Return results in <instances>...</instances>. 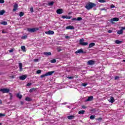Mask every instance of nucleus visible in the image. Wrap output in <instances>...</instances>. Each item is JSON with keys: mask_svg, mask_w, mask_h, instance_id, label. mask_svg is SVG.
I'll return each instance as SVG.
<instances>
[{"mask_svg": "<svg viewBox=\"0 0 125 125\" xmlns=\"http://www.w3.org/2000/svg\"><path fill=\"white\" fill-rule=\"evenodd\" d=\"M94 6H96V4L95 3L89 2L85 5V7L86 9L89 10V9H91V8H92V7H94Z\"/></svg>", "mask_w": 125, "mask_h": 125, "instance_id": "nucleus-1", "label": "nucleus"}, {"mask_svg": "<svg viewBox=\"0 0 125 125\" xmlns=\"http://www.w3.org/2000/svg\"><path fill=\"white\" fill-rule=\"evenodd\" d=\"M54 73V71H49L46 73L45 74L41 76V78H44V77H47V76H51L52 74Z\"/></svg>", "mask_w": 125, "mask_h": 125, "instance_id": "nucleus-2", "label": "nucleus"}, {"mask_svg": "<svg viewBox=\"0 0 125 125\" xmlns=\"http://www.w3.org/2000/svg\"><path fill=\"white\" fill-rule=\"evenodd\" d=\"M84 42V40L81 39L80 40V43L81 45H87V44H88V43H87V42Z\"/></svg>", "mask_w": 125, "mask_h": 125, "instance_id": "nucleus-3", "label": "nucleus"}, {"mask_svg": "<svg viewBox=\"0 0 125 125\" xmlns=\"http://www.w3.org/2000/svg\"><path fill=\"white\" fill-rule=\"evenodd\" d=\"M38 30H39V28H28L27 29L28 32H30V33H34V32H36V31H38Z\"/></svg>", "mask_w": 125, "mask_h": 125, "instance_id": "nucleus-4", "label": "nucleus"}, {"mask_svg": "<svg viewBox=\"0 0 125 125\" xmlns=\"http://www.w3.org/2000/svg\"><path fill=\"white\" fill-rule=\"evenodd\" d=\"M0 91L3 93H8L9 92V89L7 88H1L0 89Z\"/></svg>", "mask_w": 125, "mask_h": 125, "instance_id": "nucleus-5", "label": "nucleus"}, {"mask_svg": "<svg viewBox=\"0 0 125 125\" xmlns=\"http://www.w3.org/2000/svg\"><path fill=\"white\" fill-rule=\"evenodd\" d=\"M120 19L118 18H114L110 19V22L112 24H114V21L118 22Z\"/></svg>", "mask_w": 125, "mask_h": 125, "instance_id": "nucleus-6", "label": "nucleus"}, {"mask_svg": "<svg viewBox=\"0 0 125 125\" xmlns=\"http://www.w3.org/2000/svg\"><path fill=\"white\" fill-rule=\"evenodd\" d=\"M18 9V4L16 3L14 5V8L13 9V12H14L15 11H16V10H17Z\"/></svg>", "mask_w": 125, "mask_h": 125, "instance_id": "nucleus-7", "label": "nucleus"}, {"mask_svg": "<svg viewBox=\"0 0 125 125\" xmlns=\"http://www.w3.org/2000/svg\"><path fill=\"white\" fill-rule=\"evenodd\" d=\"M25 79H27V75H22L20 77V80L21 81H24Z\"/></svg>", "mask_w": 125, "mask_h": 125, "instance_id": "nucleus-8", "label": "nucleus"}, {"mask_svg": "<svg viewBox=\"0 0 125 125\" xmlns=\"http://www.w3.org/2000/svg\"><path fill=\"white\" fill-rule=\"evenodd\" d=\"M63 9H58L57 10V13L58 14H62V13H63Z\"/></svg>", "mask_w": 125, "mask_h": 125, "instance_id": "nucleus-9", "label": "nucleus"}, {"mask_svg": "<svg viewBox=\"0 0 125 125\" xmlns=\"http://www.w3.org/2000/svg\"><path fill=\"white\" fill-rule=\"evenodd\" d=\"M62 18L63 19H71L72 18V16H62Z\"/></svg>", "mask_w": 125, "mask_h": 125, "instance_id": "nucleus-10", "label": "nucleus"}, {"mask_svg": "<svg viewBox=\"0 0 125 125\" xmlns=\"http://www.w3.org/2000/svg\"><path fill=\"white\" fill-rule=\"evenodd\" d=\"M45 34L47 35H53L54 34V31L49 30L48 31L45 32Z\"/></svg>", "mask_w": 125, "mask_h": 125, "instance_id": "nucleus-11", "label": "nucleus"}, {"mask_svg": "<svg viewBox=\"0 0 125 125\" xmlns=\"http://www.w3.org/2000/svg\"><path fill=\"white\" fill-rule=\"evenodd\" d=\"M75 27L73 26H68L66 27V30H74Z\"/></svg>", "mask_w": 125, "mask_h": 125, "instance_id": "nucleus-12", "label": "nucleus"}, {"mask_svg": "<svg viewBox=\"0 0 125 125\" xmlns=\"http://www.w3.org/2000/svg\"><path fill=\"white\" fill-rule=\"evenodd\" d=\"M19 67L20 68V72H21L22 70H23V68H22L23 65H22V63L21 62L19 63Z\"/></svg>", "mask_w": 125, "mask_h": 125, "instance_id": "nucleus-13", "label": "nucleus"}, {"mask_svg": "<svg viewBox=\"0 0 125 125\" xmlns=\"http://www.w3.org/2000/svg\"><path fill=\"white\" fill-rule=\"evenodd\" d=\"M87 63L88 65H93V64H94V61L92 60H90L88 61Z\"/></svg>", "mask_w": 125, "mask_h": 125, "instance_id": "nucleus-14", "label": "nucleus"}, {"mask_svg": "<svg viewBox=\"0 0 125 125\" xmlns=\"http://www.w3.org/2000/svg\"><path fill=\"white\" fill-rule=\"evenodd\" d=\"M93 99V96H90L88 97V99L85 100L86 102H87V101H91Z\"/></svg>", "mask_w": 125, "mask_h": 125, "instance_id": "nucleus-15", "label": "nucleus"}, {"mask_svg": "<svg viewBox=\"0 0 125 125\" xmlns=\"http://www.w3.org/2000/svg\"><path fill=\"white\" fill-rule=\"evenodd\" d=\"M75 53L77 54V53H83V51L82 49H79L75 52Z\"/></svg>", "mask_w": 125, "mask_h": 125, "instance_id": "nucleus-16", "label": "nucleus"}, {"mask_svg": "<svg viewBox=\"0 0 125 125\" xmlns=\"http://www.w3.org/2000/svg\"><path fill=\"white\" fill-rule=\"evenodd\" d=\"M94 45H95V43L92 42V43H90L89 44V48H91V47H93V46H94Z\"/></svg>", "mask_w": 125, "mask_h": 125, "instance_id": "nucleus-17", "label": "nucleus"}, {"mask_svg": "<svg viewBox=\"0 0 125 125\" xmlns=\"http://www.w3.org/2000/svg\"><path fill=\"white\" fill-rule=\"evenodd\" d=\"M43 54L46 56H48L49 55H51V52H44Z\"/></svg>", "mask_w": 125, "mask_h": 125, "instance_id": "nucleus-18", "label": "nucleus"}, {"mask_svg": "<svg viewBox=\"0 0 125 125\" xmlns=\"http://www.w3.org/2000/svg\"><path fill=\"white\" fill-rule=\"evenodd\" d=\"M117 33L118 35H122L124 33V31L121 29L120 30H118Z\"/></svg>", "mask_w": 125, "mask_h": 125, "instance_id": "nucleus-19", "label": "nucleus"}, {"mask_svg": "<svg viewBox=\"0 0 125 125\" xmlns=\"http://www.w3.org/2000/svg\"><path fill=\"white\" fill-rule=\"evenodd\" d=\"M109 102H110V103H113V102H115V99H114V97H111L110 98V100L109 101Z\"/></svg>", "mask_w": 125, "mask_h": 125, "instance_id": "nucleus-20", "label": "nucleus"}, {"mask_svg": "<svg viewBox=\"0 0 125 125\" xmlns=\"http://www.w3.org/2000/svg\"><path fill=\"white\" fill-rule=\"evenodd\" d=\"M74 117L75 116H74V115H70V116H68L67 117V118L68 119V120H73Z\"/></svg>", "mask_w": 125, "mask_h": 125, "instance_id": "nucleus-21", "label": "nucleus"}, {"mask_svg": "<svg viewBox=\"0 0 125 125\" xmlns=\"http://www.w3.org/2000/svg\"><path fill=\"white\" fill-rule=\"evenodd\" d=\"M21 49L22 51H26V47L25 46H21Z\"/></svg>", "mask_w": 125, "mask_h": 125, "instance_id": "nucleus-22", "label": "nucleus"}, {"mask_svg": "<svg viewBox=\"0 0 125 125\" xmlns=\"http://www.w3.org/2000/svg\"><path fill=\"white\" fill-rule=\"evenodd\" d=\"M4 13H5V11H4V10L0 11V16L3 15V14H4Z\"/></svg>", "mask_w": 125, "mask_h": 125, "instance_id": "nucleus-23", "label": "nucleus"}, {"mask_svg": "<svg viewBox=\"0 0 125 125\" xmlns=\"http://www.w3.org/2000/svg\"><path fill=\"white\" fill-rule=\"evenodd\" d=\"M115 43H116L117 44H120L122 43V41H120L119 40H116L115 41Z\"/></svg>", "mask_w": 125, "mask_h": 125, "instance_id": "nucleus-24", "label": "nucleus"}, {"mask_svg": "<svg viewBox=\"0 0 125 125\" xmlns=\"http://www.w3.org/2000/svg\"><path fill=\"white\" fill-rule=\"evenodd\" d=\"M17 97H18V98H19L20 99H21V98H22V95L20 94H17Z\"/></svg>", "mask_w": 125, "mask_h": 125, "instance_id": "nucleus-25", "label": "nucleus"}, {"mask_svg": "<svg viewBox=\"0 0 125 125\" xmlns=\"http://www.w3.org/2000/svg\"><path fill=\"white\" fill-rule=\"evenodd\" d=\"M0 24L1 25H6L7 24V22L6 21H1V22H0Z\"/></svg>", "mask_w": 125, "mask_h": 125, "instance_id": "nucleus-26", "label": "nucleus"}, {"mask_svg": "<svg viewBox=\"0 0 125 125\" xmlns=\"http://www.w3.org/2000/svg\"><path fill=\"white\" fill-rule=\"evenodd\" d=\"M78 114L80 115H83V114H84V110H81L79 112Z\"/></svg>", "mask_w": 125, "mask_h": 125, "instance_id": "nucleus-27", "label": "nucleus"}, {"mask_svg": "<svg viewBox=\"0 0 125 125\" xmlns=\"http://www.w3.org/2000/svg\"><path fill=\"white\" fill-rule=\"evenodd\" d=\"M27 38H28V35H24V36L21 37L22 40H26V39H27Z\"/></svg>", "mask_w": 125, "mask_h": 125, "instance_id": "nucleus-28", "label": "nucleus"}, {"mask_svg": "<svg viewBox=\"0 0 125 125\" xmlns=\"http://www.w3.org/2000/svg\"><path fill=\"white\" fill-rule=\"evenodd\" d=\"M25 100L26 101H28V102L32 101V99H31V98H29V97H26L25 98Z\"/></svg>", "mask_w": 125, "mask_h": 125, "instance_id": "nucleus-29", "label": "nucleus"}, {"mask_svg": "<svg viewBox=\"0 0 125 125\" xmlns=\"http://www.w3.org/2000/svg\"><path fill=\"white\" fill-rule=\"evenodd\" d=\"M53 3H54V1H52V2H49L48 3V5H49L50 6H51L52 5H53Z\"/></svg>", "mask_w": 125, "mask_h": 125, "instance_id": "nucleus-30", "label": "nucleus"}, {"mask_svg": "<svg viewBox=\"0 0 125 125\" xmlns=\"http://www.w3.org/2000/svg\"><path fill=\"white\" fill-rule=\"evenodd\" d=\"M99 2H101V3H104V2H106L105 0H99Z\"/></svg>", "mask_w": 125, "mask_h": 125, "instance_id": "nucleus-31", "label": "nucleus"}, {"mask_svg": "<svg viewBox=\"0 0 125 125\" xmlns=\"http://www.w3.org/2000/svg\"><path fill=\"white\" fill-rule=\"evenodd\" d=\"M51 63H56V60L55 59H53L50 61Z\"/></svg>", "mask_w": 125, "mask_h": 125, "instance_id": "nucleus-32", "label": "nucleus"}, {"mask_svg": "<svg viewBox=\"0 0 125 125\" xmlns=\"http://www.w3.org/2000/svg\"><path fill=\"white\" fill-rule=\"evenodd\" d=\"M24 15V13L22 12H21L20 13V17H22V16H23Z\"/></svg>", "mask_w": 125, "mask_h": 125, "instance_id": "nucleus-33", "label": "nucleus"}, {"mask_svg": "<svg viewBox=\"0 0 125 125\" xmlns=\"http://www.w3.org/2000/svg\"><path fill=\"white\" fill-rule=\"evenodd\" d=\"M95 118V117L94 116V115H91L90 117V120H94V118Z\"/></svg>", "mask_w": 125, "mask_h": 125, "instance_id": "nucleus-34", "label": "nucleus"}, {"mask_svg": "<svg viewBox=\"0 0 125 125\" xmlns=\"http://www.w3.org/2000/svg\"><path fill=\"white\" fill-rule=\"evenodd\" d=\"M87 85V83H82V85L83 86H86Z\"/></svg>", "mask_w": 125, "mask_h": 125, "instance_id": "nucleus-35", "label": "nucleus"}, {"mask_svg": "<svg viewBox=\"0 0 125 125\" xmlns=\"http://www.w3.org/2000/svg\"><path fill=\"white\" fill-rule=\"evenodd\" d=\"M81 20H83V19L81 17L77 18V21H81Z\"/></svg>", "mask_w": 125, "mask_h": 125, "instance_id": "nucleus-36", "label": "nucleus"}, {"mask_svg": "<svg viewBox=\"0 0 125 125\" xmlns=\"http://www.w3.org/2000/svg\"><path fill=\"white\" fill-rule=\"evenodd\" d=\"M41 73H42V70H38L37 71V74H41Z\"/></svg>", "mask_w": 125, "mask_h": 125, "instance_id": "nucleus-37", "label": "nucleus"}, {"mask_svg": "<svg viewBox=\"0 0 125 125\" xmlns=\"http://www.w3.org/2000/svg\"><path fill=\"white\" fill-rule=\"evenodd\" d=\"M27 86H30V85H32V83H29L27 84Z\"/></svg>", "mask_w": 125, "mask_h": 125, "instance_id": "nucleus-38", "label": "nucleus"}, {"mask_svg": "<svg viewBox=\"0 0 125 125\" xmlns=\"http://www.w3.org/2000/svg\"><path fill=\"white\" fill-rule=\"evenodd\" d=\"M0 3H4V0H0Z\"/></svg>", "mask_w": 125, "mask_h": 125, "instance_id": "nucleus-39", "label": "nucleus"}, {"mask_svg": "<svg viewBox=\"0 0 125 125\" xmlns=\"http://www.w3.org/2000/svg\"><path fill=\"white\" fill-rule=\"evenodd\" d=\"M100 10H101L102 11H103V10H105L106 11L107 9L103 8H101Z\"/></svg>", "mask_w": 125, "mask_h": 125, "instance_id": "nucleus-40", "label": "nucleus"}, {"mask_svg": "<svg viewBox=\"0 0 125 125\" xmlns=\"http://www.w3.org/2000/svg\"><path fill=\"white\" fill-rule=\"evenodd\" d=\"M5 115L4 114L0 113V117H4Z\"/></svg>", "mask_w": 125, "mask_h": 125, "instance_id": "nucleus-41", "label": "nucleus"}, {"mask_svg": "<svg viewBox=\"0 0 125 125\" xmlns=\"http://www.w3.org/2000/svg\"><path fill=\"white\" fill-rule=\"evenodd\" d=\"M72 20L73 21H77V19L76 18H73V19H72Z\"/></svg>", "mask_w": 125, "mask_h": 125, "instance_id": "nucleus-42", "label": "nucleus"}, {"mask_svg": "<svg viewBox=\"0 0 125 125\" xmlns=\"http://www.w3.org/2000/svg\"><path fill=\"white\" fill-rule=\"evenodd\" d=\"M67 79H69L70 80H72V79H74V77H68Z\"/></svg>", "mask_w": 125, "mask_h": 125, "instance_id": "nucleus-43", "label": "nucleus"}, {"mask_svg": "<svg viewBox=\"0 0 125 125\" xmlns=\"http://www.w3.org/2000/svg\"><path fill=\"white\" fill-rule=\"evenodd\" d=\"M30 11H31V12H34V8H33V7L30 8Z\"/></svg>", "mask_w": 125, "mask_h": 125, "instance_id": "nucleus-44", "label": "nucleus"}, {"mask_svg": "<svg viewBox=\"0 0 125 125\" xmlns=\"http://www.w3.org/2000/svg\"><path fill=\"white\" fill-rule=\"evenodd\" d=\"M121 30L124 32V30H125V27H121Z\"/></svg>", "mask_w": 125, "mask_h": 125, "instance_id": "nucleus-45", "label": "nucleus"}, {"mask_svg": "<svg viewBox=\"0 0 125 125\" xmlns=\"http://www.w3.org/2000/svg\"><path fill=\"white\" fill-rule=\"evenodd\" d=\"M34 62H39V59H34Z\"/></svg>", "mask_w": 125, "mask_h": 125, "instance_id": "nucleus-46", "label": "nucleus"}, {"mask_svg": "<svg viewBox=\"0 0 125 125\" xmlns=\"http://www.w3.org/2000/svg\"><path fill=\"white\" fill-rule=\"evenodd\" d=\"M15 77V76H11L10 77V78L11 79H14Z\"/></svg>", "mask_w": 125, "mask_h": 125, "instance_id": "nucleus-47", "label": "nucleus"}, {"mask_svg": "<svg viewBox=\"0 0 125 125\" xmlns=\"http://www.w3.org/2000/svg\"><path fill=\"white\" fill-rule=\"evenodd\" d=\"M111 8H114L115 7V5H111V6H110Z\"/></svg>", "mask_w": 125, "mask_h": 125, "instance_id": "nucleus-48", "label": "nucleus"}, {"mask_svg": "<svg viewBox=\"0 0 125 125\" xmlns=\"http://www.w3.org/2000/svg\"><path fill=\"white\" fill-rule=\"evenodd\" d=\"M112 32H113V31H112V30H108L109 34H111V33H112Z\"/></svg>", "mask_w": 125, "mask_h": 125, "instance_id": "nucleus-49", "label": "nucleus"}, {"mask_svg": "<svg viewBox=\"0 0 125 125\" xmlns=\"http://www.w3.org/2000/svg\"><path fill=\"white\" fill-rule=\"evenodd\" d=\"M29 91L30 92H33L34 91V88L31 89Z\"/></svg>", "mask_w": 125, "mask_h": 125, "instance_id": "nucleus-50", "label": "nucleus"}, {"mask_svg": "<svg viewBox=\"0 0 125 125\" xmlns=\"http://www.w3.org/2000/svg\"><path fill=\"white\" fill-rule=\"evenodd\" d=\"M65 39H70V38H71V37H69V36H66L65 37Z\"/></svg>", "mask_w": 125, "mask_h": 125, "instance_id": "nucleus-51", "label": "nucleus"}, {"mask_svg": "<svg viewBox=\"0 0 125 125\" xmlns=\"http://www.w3.org/2000/svg\"><path fill=\"white\" fill-rule=\"evenodd\" d=\"M119 79V76H115V80H118Z\"/></svg>", "mask_w": 125, "mask_h": 125, "instance_id": "nucleus-52", "label": "nucleus"}, {"mask_svg": "<svg viewBox=\"0 0 125 125\" xmlns=\"http://www.w3.org/2000/svg\"><path fill=\"white\" fill-rule=\"evenodd\" d=\"M13 51V49L9 50V52H10V53L12 52Z\"/></svg>", "mask_w": 125, "mask_h": 125, "instance_id": "nucleus-53", "label": "nucleus"}, {"mask_svg": "<svg viewBox=\"0 0 125 125\" xmlns=\"http://www.w3.org/2000/svg\"><path fill=\"white\" fill-rule=\"evenodd\" d=\"M23 104H24V103L21 102V105H23Z\"/></svg>", "mask_w": 125, "mask_h": 125, "instance_id": "nucleus-54", "label": "nucleus"}, {"mask_svg": "<svg viewBox=\"0 0 125 125\" xmlns=\"http://www.w3.org/2000/svg\"><path fill=\"white\" fill-rule=\"evenodd\" d=\"M2 33L3 34H4V33H5V32H4L3 31H2Z\"/></svg>", "mask_w": 125, "mask_h": 125, "instance_id": "nucleus-55", "label": "nucleus"}, {"mask_svg": "<svg viewBox=\"0 0 125 125\" xmlns=\"http://www.w3.org/2000/svg\"><path fill=\"white\" fill-rule=\"evenodd\" d=\"M63 104V105H65V104H66V103H64L63 104Z\"/></svg>", "mask_w": 125, "mask_h": 125, "instance_id": "nucleus-56", "label": "nucleus"}, {"mask_svg": "<svg viewBox=\"0 0 125 125\" xmlns=\"http://www.w3.org/2000/svg\"><path fill=\"white\" fill-rule=\"evenodd\" d=\"M123 62H125V60H123Z\"/></svg>", "mask_w": 125, "mask_h": 125, "instance_id": "nucleus-57", "label": "nucleus"}, {"mask_svg": "<svg viewBox=\"0 0 125 125\" xmlns=\"http://www.w3.org/2000/svg\"><path fill=\"white\" fill-rule=\"evenodd\" d=\"M0 104H1V101H0Z\"/></svg>", "mask_w": 125, "mask_h": 125, "instance_id": "nucleus-58", "label": "nucleus"}, {"mask_svg": "<svg viewBox=\"0 0 125 125\" xmlns=\"http://www.w3.org/2000/svg\"><path fill=\"white\" fill-rule=\"evenodd\" d=\"M83 109H84V106H83Z\"/></svg>", "mask_w": 125, "mask_h": 125, "instance_id": "nucleus-59", "label": "nucleus"}, {"mask_svg": "<svg viewBox=\"0 0 125 125\" xmlns=\"http://www.w3.org/2000/svg\"><path fill=\"white\" fill-rule=\"evenodd\" d=\"M11 97H12V96H11Z\"/></svg>", "mask_w": 125, "mask_h": 125, "instance_id": "nucleus-60", "label": "nucleus"}, {"mask_svg": "<svg viewBox=\"0 0 125 125\" xmlns=\"http://www.w3.org/2000/svg\"><path fill=\"white\" fill-rule=\"evenodd\" d=\"M0 125H1V124L0 123Z\"/></svg>", "mask_w": 125, "mask_h": 125, "instance_id": "nucleus-61", "label": "nucleus"}]
</instances>
